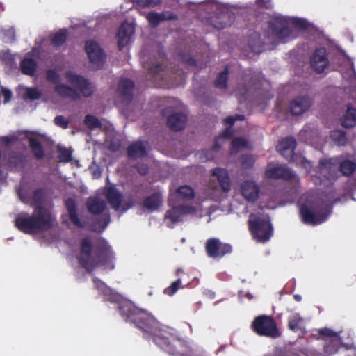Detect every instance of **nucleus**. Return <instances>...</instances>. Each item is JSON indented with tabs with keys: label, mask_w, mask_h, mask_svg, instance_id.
Masks as SVG:
<instances>
[{
	"label": "nucleus",
	"mask_w": 356,
	"mask_h": 356,
	"mask_svg": "<svg viewBox=\"0 0 356 356\" xmlns=\"http://www.w3.org/2000/svg\"><path fill=\"white\" fill-rule=\"evenodd\" d=\"M123 318L144 331V338L152 340L156 346L170 355L175 356H204L190 350L184 353L180 348L184 341L180 332L172 327L159 326V322L152 313H121Z\"/></svg>",
	"instance_id": "nucleus-1"
},
{
	"label": "nucleus",
	"mask_w": 356,
	"mask_h": 356,
	"mask_svg": "<svg viewBox=\"0 0 356 356\" xmlns=\"http://www.w3.org/2000/svg\"><path fill=\"white\" fill-rule=\"evenodd\" d=\"M194 192L188 186H182L178 188L170 189L169 205L172 209L167 211L165 216V222L168 226L172 227L176 222L182 220L186 216L191 215L195 217H202L204 214L211 216V212L206 210L204 213L200 205L194 207H182L179 203L193 198Z\"/></svg>",
	"instance_id": "nucleus-2"
},
{
	"label": "nucleus",
	"mask_w": 356,
	"mask_h": 356,
	"mask_svg": "<svg viewBox=\"0 0 356 356\" xmlns=\"http://www.w3.org/2000/svg\"><path fill=\"white\" fill-rule=\"evenodd\" d=\"M113 259L111 246L106 242H103L101 248L97 249L92 248L90 239L83 240L79 261L87 270L92 271L97 268L112 270L114 268Z\"/></svg>",
	"instance_id": "nucleus-3"
},
{
	"label": "nucleus",
	"mask_w": 356,
	"mask_h": 356,
	"mask_svg": "<svg viewBox=\"0 0 356 356\" xmlns=\"http://www.w3.org/2000/svg\"><path fill=\"white\" fill-rule=\"evenodd\" d=\"M65 79L72 87L60 83V77L58 74L53 70H48L47 73V80L55 86V92L61 97L76 99L79 90L86 96H90L92 92V86L82 76H80L73 72H68L65 74Z\"/></svg>",
	"instance_id": "nucleus-4"
},
{
	"label": "nucleus",
	"mask_w": 356,
	"mask_h": 356,
	"mask_svg": "<svg viewBox=\"0 0 356 356\" xmlns=\"http://www.w3.org/2000/svg\"><path fill=\"white\" fill-rule=\"evenodd\" d=\"M54 218L51 212L43 207H37L31 216L22 212L15 220L16 227L25 234H37L51 227Z\"/></svg>",
	"instance_id": "nucleus-5"
},
{
	"label": "nucleus",
	"mask_w": 356,
	"mask_h": 356,
	"mask_svg": "<svg viewBox=\"0 0 356 356\" xmlns=\"http://www.w3.org/2000/svg\"><path fill=\"white\" fill-rule=\"evenodd\" d=\"M307 22L301 18L275 15L269 22L270 37L277 42H286L297 37L299 31L307 27Z\"/></svg>",
	"instance_id": "nucleus-6"
},
{
	"label": "nucleus",
	"mask_w": 356,
	"mask_h": 356,
	"mask_svg": "<svg viewBox=\"0 0 356 356\" xmlns=\"http://www.w3.org/2000/svg\"><path fill=\"white\" fill-rule=\"evenodd\" d=\"M332 211L330 204L323 200L307 195L300 202V213L305 223L315 225L324 222Z\"/></svg>",
	"instance_id": "nucleus-7"
},
{
	"label": "nucleus",
	"mask_w": 356,
	"mask_h": 356,
	"mask_svg": "<svg viewBox=\"0 0 356 356\" xmlns=\"http://www.w3.org/2000/svg\"><path fill=\"white\" fill-rule=\"evenodd\" d=\"M249 227L254 238L259 242L268 241L273 234V227L268 216L251 214Z\"/></svg>",
	"instance_id": "nucleus-8"
},
{
	"label": "nucleus",
	"mask_w": 356,
	"mask_h": 356,
	"mask_svg": "<svg viewBox=\"0 0 356 356\" xmlns=\"http://www.w3.org/2000/svg\"><path fill=\"white\" fill-rule=\"evenodd\" d=\"M252 327L258 335L270 339H277L282 334L275 321L270 316L259 315L257 316L252 321Z\"/></svg>",
	"instance_id": "nucleus-9"
},
{
	"label": "nucleus",
	"mask_w": 356,
	"mask_h": 356,
	"mask_svg": "<svg viewBox=\"0 0 356 356\" xmlns=\"http://www.w3.org/2000/svg\"><path fill=\"white\" fill-rule=\"evenodd\" d=\"M296 140L291 137L282 139L277 146L280 153L288 161H293L298 165H301L305 169L307 172H310L312 168L311 163L304 157L296 156L294 157V149L296 147Z\"/></svg>",
	"instance_id": "nucleus-10"
},
{
	"label": "nucleus",
	"mask_w": 356,
	"mask_h": 356,
	"mask_svg": "<svg viewBox=\"0 0 356 356\" xmlns=\"http://www.w3.org/2000/svg\"><path fill=\"white\" fill-rule=\"evenodd\" d=\"M104 193L111 207L120 213L125 212L133 205L131 198L124 197L114 186H106Z\"/></svg>",
	"instance_id": "nucleus-11"
},
{
	"label": "nucleus",
	"mask_w": 356,
	"mask_h": 356,
	"mask_svg": "<svg viewBox=\"0 0 356 356\" xmlns=\"http://www.w3.org/2000/svg\"><path fill=\"white\" fill-rule=\"evenodd\" d=\"M85 50L92 67L95 70L101 68L106 60V54L99 44L92 40H87Z\"/></svg>",
	"instance_id": "nucleus-12"
},
{
	"label": "nucleus",
	"mask_w": 356,
	"mask_h": 356,
	"mask_svg": "<svg viewBox=\"0 0 356 356\" xmlns=\"http://www.w3.org/2000/svg\"><path fill=\"white\" fill-rule=\"evenodd\" d=\"M337 170V163L334 159H323L319 163L318 172L312 177L315 184H321L324 179L331 180L334 178Z\"/></svg>",
	"instance_id": "nucleus-13"
},
{
	"label": "nucleus",
	"mask_w": 356,
	"mask_h": 356,
	"mask_svg": "<svg viewBox=\"0 0 356 356\" xmlns=\"http://www.w3.org/2000/svg\"><path fill=\"white\" fill-rule=\"evenodd\" d=\"M318 334L325 341L324 352L329 355L335 354L339 350L341 343L339 332L324 327L318 330Z\"/></svg>",
	"instance_id": "nucleus-14"
},
{
	"label": "nucleus",
	"mask_w": 356,
	"mask_h": 356,
	"mask_svg": "<svg viewBox=\"0 0 356 356\" xmlns=\"http://www.w3.org/2000/svg\"><path fill=\"white\" fill-rule=\"evenodd\" d=\"M17 193L20 200L23 202L29 204H39L43 195L42 191H34L26 185L21 186Z\"/></svg>",
	"instance_id": "nucleus-15"
},
{
	"label": "nucleus",
	"mask_w": 356,
	"mask_h": 356,
	"mask_svg": "<svg viewBox=\"0 0 356 356\" xmlns=\"http://www.w3.org/2000/svg\"><path fill=\"white\" fill-rule=\"evenodd\" d=\"M206 248L209 256L213 258L222 257L232 251V247L229 245L222 243L215 238L207 241Z\"/></svg>",
	"instance_id": "nucleus-16"
},
{
	"label": "nucleus",
	"mask_w": 356,
	"mask_h": 356,
	"mask_svg": "<svg viewBox=\"0 0 356 356\" xmlns=\"http://www.w3.org/2000/svg\"><path fill=\"white\" fill-rule=\"evenodd\" d=\"M266 176L268 178L279 179L282 178L284 179L297 180L296 175L289 168L284 165H268L266 170Z\"/></svg>",
	"instance_id": "nucleus-17"
},
{
	"label": "nucleus",
	"mask_w": 356,
	"mask_h": 356,
	"mask_svg": "<svg viewBox=\"0 0 356 356\" xmlns=\"http://www.w3.org/2000/svg\"><path fill=\"white\" fill-rule=\"evenodd\" d=\"M241 193L248 202H253L259 197V188L254 181L247 180L241 184Z\"/></svg>",
	"instance_id": "nucleus-18"
},
{
	"label": "nucleus",
	"mask_w": 356,
	"mask_h": 356,
	"mask_svg": "<svg viewBox=\"0 0 356 356\" xmlns=\"http://www.w3.org/2000/svg\"><path fill=\"white\" fill-rule=\"evenodd\" d=\"M134 33V26L132 23L124 22L119 29L117 38L118 47L121 49L128 44Z\"/></svg>",
	"instance_id": "nucleus-19"
},
{
	"label": "nucleus",
	"mask_w": 356,
	"mask_h": 356,
	"mask_svg": "<svg viewBox=\"0 0 356 356\" xmlns=\"http://www.w3.org/2000/svg\"><path fill=\"white\" fill-rule=\"evenodd\" d=\"M311 65L318 73L324 71L327 66L325 49L319 48L316 50L311 58Z\"/></svg>",
	"instance_id": "nucleus-20"
},
{
	"label": "nucleus",
	"mask_w": 356,
	"mask_h": 356,
	"mask_svg": "<svg viewBox=\"0 0 356 356\" xmlns=\"http://www.w3.org/2000/svg\"><path fill=\"white\" fill-rule=\"evenodd\" d=\"M300 138L312 145H316L320 136L318 130L314 127H307L300 132Z\"/></svg>",
	"instance_id": "nucleus-21"
},
{
	"label": "nucleus",
	"mask_w": 356,
	"mask_h": 356,
	"mask_svg": "<svg viewBox=\"0 0 356 356\" xmlns=\"http://www.w3.org/2000/svg\"><path fill=\"white\" fill-rule=\"evenodd\" d=\"M312 104L311 100L307 97H300L291 103V111L293 115H300L309 109Z\"/></svg>",
	"instance_id": "nucleus-22"
},
{
	"label": "nucleus",
	"mask_w": 356,
	"mask_h": 356,
	"mask_svg": "<svg viewBox=\"0 0 356 356\" xmlns=\"http://www.w3.org/2000/svg\"><path fill=\"white\" fill-rule=\"evenodd\" d=\"M288 328L293 332H300L301 334H305L307 332L305 320L299 314L289 317Z\"/></svg>",
	"instance_id": "nucleus-23"
},
{
	"label": "nucleus",
	"mask_w": 356,
	"mask_h": 356,
	"mask_svg": "<svg viewBox=\"0 0 356 356\" xmlns=\"http://www.w3.org/2000/svg\"><path fill=\"white\" fill-rule=\"evenodd\" d=\"M149 149V143L146 141L138 142L131 145L128 148V155L130 158H142L147 154L148 149Z\"/></svg>",
	"instance_id": "nucleus-24"
},
{
	"label": "nucleus",
	"mask_w": 356,
	"mask_h": 356,
	"mask_svg": "<svg viewBox=\"0 0 356 356\" xmlns=\"http://www.w3.org/2000/svg\"><path fill=\"white\" fill-rule=\"evenodd\" d=\"M340 122L344 128H353L356 126V108L348 106L340 118Z\"/></svg>",
	"instance_id": "nucleus-25"
},
{
	"label": "nucleus",
	"mask_w": 356,
	"mask_h": 356,
	"mask_svg": "<svg viewBox=\"0 0 356 356\" xmlns=\"http://www.w3.org/2000/svg\"><path fill=\"white\" fill-rule=\"evenodd\" d=\"M212 175L218 179L222 191L225 193L229 192L231 188V183L227 170L220 168H215Z\"/></svg>",
	"instance_id": "nucleus-26"
},
{
	"label": "nucleus",
	"mask_w": 356,
	"mask_h": 356,
	"mask_svg": "<svg viewBox=\"0 0 356 356\" xmlns=\"http://www.w3.org/2000/svg\"><path fill=\"white\" fill-rule=\"evenodd\" d=\"M186 122V116L182 113H176L168 118V124L173 130L182 129Z\"/></svg>",
	"instance_id": "nucleus-27"
},
{
	"label": "nucleus",
	"mask_w": 356,
	"mask_h": 356,
	"mask_svg": "<svg viewBox=\"0 0 356 356\" xmlns=\"http://www.w3.org/2000/svg\"><path fill=\"white\" fill-rule=\"evenodd\" d=\"M65 207L70 222L75 227H82L83 225L76 214L75 201L72 198L67 199L65 202Z\"/></svg>",
	"instance_id": "nucleus-28"
},
{
	"label": "nucleus",
	"mask_w": 356,
	"mask_h": 356,
	"mask_svg": "<svg viewBox=\"0 0 356 356\" xmlns=\"http://www.w3.org/2000/svg\"><path fill=\"white\" fill-rule=\"evenodd\" d=\"M87 207L89 211L94 214L102 213L106 209L104 201L96 197L88 199Z\"/></svg>",
	"instance_id": "nucleus-29"
},
{
	"label": "nucleus",
	"mask_w": 356,
	"mask_h": 356,
	"mask_svg": "<svg viewBox=\"0 0 356 356\" xmlns=\"http://www.w3.org/2000/svg\"><path fill=\"white\" fill-rule=\"evenodd\" d=\"M17 94L24 99L34 100L41 96L40 92L35 88H28L19 86L17 90Z\"/></svg>",
	"instance_id": "nucleus-30"
},
{
	"label": "nucleus",
	"mask_w": 356,
	"mask_h": 356,
	"mask_svg": "<svg viewBox=\"0 0 356 356\" xmlns=\"http://www.w3.org/2000/svg\"><path fill=\"white\" fill-rule=\"evenodd\" d=\"M94 283L96 288L103 293L106 298L111 301L117 300L119 298V294L113 291L111 289L108 287L104 282L99 280H94Z\"/></svg>",
	"instance_id": "nucleus-31"
},
{
	"label": "nucleus",
	"mask_w": 356,
	"mask_h": 356,
	"mask_svg": "<svg viewBox=\"0 0 356 356\" xmlns=\"http://www.w3.org/2000/svg\"><path fill=\"white\" fill-rule=\"evenodd\" d=\"M163 204V197L160 193L153 194L144 200L143 206L149 211H154Z\"/></svg>",
	"instance_id": "nucleus-32"
},
{
	"label": "nucleus",
	"mask_w": 356,
	"mask_h": 356,
	"mask_svg": "<svg viewBox=\"0 0 356 356\" xmlns=\"http://www.w3.org/2000/svg\"><path fill=\"white\" fill-rule=\"evenodd\" d=\"M21 68L24 74L33 75L36 69V63L29 56L22 60L21 63Z\"/></svg>",
	"instance_id": "nucleus-33"
},
{
	"label": "nucleus",
	"mask_w": 356,
	"mask_h": 356,
	"mask_svg": "<svg viewBox=\"0 0 356 356\" xmlns=\"http://www.w3.org/2000/svg\"><path fill=\"white\" fill-rule=\"evenodd\" d=\"M330 136L332 140L339 146L344 145L347 143L346 134L342 130H333L330 132Z\"/></svg>",
	"instance_id": "nucleus-34"
},
{
	"label": "nucleus",
	"mask_w": 356,
	"mask_h": 356,
	"mask_svg": "<svg viewBox=\"0 0 356 356\" xmlns=\"http://www.w3.org/2000/svg\"><path fill=\"white\" fill-rule=\"evenodd\" d=\"M134 87L133 82L128 79H123L120 80L118 85L119 92L124 95H129L131 92Z\"/></svg>",
	"instance_id": "nucleus-35"
},
{
	"label": "nucleus",
	"mask_w": 356,
	"mask_h": 356,
	"mask_svg": "<svg viewBox=\"0 0 356 356\" xmlns=\"http://www.w3.org/2000/svg\"><path fill=\"white\" fill-rule=\"evenodd\" d=\"M249 147L248 143L242 138H235L232 142L231 153H236L238 151Z\"/></svg>",
	"instance_id": "nucleus-36"
},
{
	"label": "nucleus",
	"mask_w": 356,
	"mask_h": 356,
	"mask_svg": "<svg viewBox=\"0 0 356 356\" xmlns=\"http://www.w3.org/2000/svg\"><path fill=\"white\" fill-rule=\"evenodd\" d=\"M110 222V216L107 212H104L101 215L100 220L92 226V229L97 232L104 230Z\"/></svg>",
	"instance_id": "nucleus-37"
},
{
	"label": "nucleus",
	"mask_w": 356,
	"mask_h": 356,
	"mask_svg": "<svg viewBox=\"0 0 356 356\" xmlns=\"http://www.w3.org/2000/svg\"><path fill=\"white\" fill-rule=\"evenodd\" d=\"M29 140L31 149L35 156L38 158L42 157L43 149L40 143L33 136H30Z\"/></svg>",
	"instance_id": "nucleus-38"
},
{
	"label": "nucleus",
	"mask_w": 356,
	"mask_h": 356,
	"mask_svg": "<svg viewBox=\"0 0 356 356\" xmlns=\"http://www.w3.org/2000/svg\"><path fill=\"white\" fill-rule=\"evenodd\" d=\"M67 38L66 30H60L56 33L52 38V42L54 45L59 47L63 44Z\"/></svg>",
	"instance_id": "nucleus-39"
},
{
	"label": "nucleus",
	"mask_w": 356,
	"mask_h": 356,
	"mask_svg": "<svg viewBox=\"0 0 356 356\" xmlns=\"http://www.w3.org/2000/svg\"><path fill=\"white\" fill-rule=\"evenodd\" d=\"M84 123L90 129H95L102 127V124L99 120L91 115H88L86 116Z\"/></svg>",
	"instance_id": "nucleus-40"
},
{
	"label": "nucleus",
	"mask_w": 356,
	"mask_h": 356,
	"mask_svg": "<svg viewBox=\"0 0 356 356\" xmlns=\"http://www.w3.org/2000/svg\"><path fill=\"white\" fill-rule=\"evenodd\" d=\"M341 171L343 175H349L355 169V164L350 161H345L340 165Z\"/></svg>",
	"instance_id": "nucleus-41"
},
{
	"label": "nucleus",
	"mask_w": 356,
	"mask_h": 356,
	"mask_svg": "<svg viewBox=\"0 0 356 356\" xmlns=\"http://www.w3.org/2000/svg\"><path fill=\"white\" fill-rule=\"evenodd\" d=\"M1 38L5 42H11L15 39V31L13 28L2 30Z\"/></svg>",
	"instance_id": "nucleus-42"
},
{
	"label": "nucleus",
	"mask_w": 356,
	"mask_h": 356,
	"mask_svg": "<svg viewBox=\"0 0 356 356\" xmlns=\"http://www.w3.org/2000/svg\"><path fill=\"white\" fill-rule=\"evenodd\" d=\"M227 74V70L225 69L222 73L218 76L217 79L215 81V85L216 87L220 88H225L226 87Z\"/></svg>",
	"instance_id": "nucleus-43"
},
{
	"label": "nucleus",
	"mask_w": 356,
	"mask_h": 356,
	"mask_svg": "<svg viewBox=\"0 0 356 356\" xmlns=\"http://www.w3.org/2000/svg\"><path fill=\"white\" fill-rule=\"evenodd\" d=\"M181 284V279H178L175 282H172L169 287L165 289L164 293L170 296L174 295L180 288Z\"/></svg>",
	"instance_id": "nucleus-44"
},
{
	"label": "nucleus",
	"mask_w": 356,
	"mask_h": 356,
	"mask_svg": "<svg viewBox=\"0 0 356 356\" xmlns=\"http://www.w3.org/2000/svg\"><path fill=\"white\" fill-rule=\"evenodd\" d=\"M147 19H148L150 24L152 26H156L160 21L165 19L163 15L157 14L156 13H149L147 16Z\"/></svg>",
	"instance_id": "nucleus-45"
},
{
	"label": "nucleus",
	"mask_w": 356,
	"mask_h": 356,
	"mask_svg": "<svg viewBox=\"0 0 356 356\" xmlns=\"http://www.w3.org/2000/svg\"><path fill=\"white\" fill-rule=\"evenodd\" d=\"M343 66L341 67V71L343 73V71H346L348 74H350L353 72V63L351 60L345 56H343Z\"/></svg>",
	"instance_id": "nucleus-46"
},
{
	"label": "nucleus",
	"mask_w": 356,
	"mask_h": 356,
	"mask_svg": "<svg viewBox=\"0 0 356 356\" xmlns=\"http://www.w3.org/2000/svg\"><path fill=\"white\" fill-rule=\"evenodd\" d=\"M59 157L63 162H68L71 160L72 152L65 148L59 149Z\"/></svg>",
	"instance_id": "nucleus-47"
},
{
	"label": "nucleus",
	"mask_w": 356,
	"mask_h": 356,
	"mask_svg": "<svg viewBox=\"0 0 356 356\" xmlns=\"http://www.w3.org/2000/svg\"><path fill=\"white\" fill-rule=\"evenodd\" d=\"M120 309L124 312H134L137 309L136 305L130 300H124L123 304L120 305Z\"/></svg>",
	"instance_id": "nucleus-48"
},
{
	"label": "nucleus",
	"mask_w": 356,
	"mask_h": 356,
	"mask_svg": "<svg viewBox=\"0 0 356 356\" xmlns=\"http://www.w3.org/2000/svg\"><path fill=\"white\" fill-rule=\"evenodd\" d=\"M0 58L6 63L12 65L13 63V57L9 51H3L0 52Z\"/></svg>",
	"instance_id": "nucleus-49"
},
{
	"label": "nucleus",
	"mask_w": 356,
	"mask_h": 356,
	"mask_svg": "<svg viewBox=\"0 0 356 356\" xmlns=\"http://www.w3.org/2000/svg\"><path fill=\"white\" fill-rule=\"evenodd\" d=\"M135 3L143 6H153L159 3V0H133Z\"/></svg>",
	"instance_id": "nucleus-50"
},
{
	"label": "nucleus",
	"mask_w": 356,
	"mask_h": 356,
	"mask_svg": "<svg viewBox=\"0 0 356 356\" xmlns=\"http://www.w3.org/2000/svg\"><path fill=\"white\" fill-rule=\"evenodd\" d=\"M243 119H244V115H236L234 117H233V116L227 117V118H225L224 120V122H225V124L232 125V124H234V122L235 120H243Z\"/></svg>",
	"instance_id": "nucleus-51"
},
{
	"label": "nucleus",
	"mask_w": 356,
	"mask_h": 356,
	"mask_svg": "<svg viewBox=\"0 0 356 356\" xmlns=\"http://www.w3.org/2000/svg\"><path fill=\"white\" fill-rule=\"evenodd\" d=\"M54 122L56 125L60 126L63 128L67 127V121L63 116H57L54 119Z\"/></svg>",
	"instance_id": "nucleus-52"
},
{
	"label": "nucleus",
	"mask_w": 356,
	"mask_h": 356,
	"mask_svg": "<svg viewBox=\"0 0 356 356\" xmlns=\"http://www.w3.org/2000/svg\"><path fill=\"white\" fill-rule=\"evenodd\" d=\"M231 135H232L231 129L229 128L226 129L225 130V131L222 134L221 136L219 137L218 138H217V140L216 141V146L218 145L219 141L222 140L223 138H228V137L231 136Z\"/></svg>",
	"instance_id": "nucleus-53"
},
{
	"label": "nucleus",
	"mask_w": 356,
	"mask_h": 356,
	"mask_svg": "<svg viewBox=\"0 0 356 356\" xmlns=\"http://www.w3.org/2000/svg\"><path fill=\"white\" fill-rule=\"evenodd\" d=\"M2 95L4 97V103L8 102L12 98V92L7 89L2 90Z\"/></svg>",
	"instance_id": "nucleus-54"
},
{
	"label": "nucleus",
	"mask_w": 356,
	"mask_h": 356,
	"mask_svg": "<svg viewBox=\"0 0 356 356\" xmlns=\"http://www.w3.org/2000/svg\"><path fill=\"white\" fill-rule=\"evenodd\" d=\"M253 163L254 159L251 156H246L242 161L243 165L247 167L252 165Z\"/></svg>",
	"instance_id": "nucleus-55"
},
{
	"label": "nucleus",
	"mask_w": 356,
	"mask_h": 356,
	"mask_svg": "<svg viewBox=\"0 0 356 356\" xmlns=\"http://www.w3.org/2000/svg\"><path fill=\"white\" fill-rule=\"evenodd\" d=\"M249 45L252 50L254 52H259L260 51V46L261 42L260 41H258L257 43H253L252 41H250Z\"/></svg>",
	"instance_id": "nucleus-56"
},
{
	"label": "nucleus",
	"mask_w": 356,
	"mask_h": 356,
	"mask_svg": "<svg viewBox=\"0 0 356 356\" xmlns=\"http://www.w3.org/2000/svg\"><path fill=\"white\" fill-rule=\"evenodd\" d=\"M137 168L138 172L142 175H145L147 172L148 168L145 165H142L141 166H138Z\"/></svg>",
	"instance_id": "nucleus-57"
},
{
	"label": "nucleus",
	"mask_w": 356,
	"mask_h": 356,
	"mask_svg": "<svg viewBox=\"0 0 356 356\" xmlns=\"http://www.w3.org/2000/svg\"><path fill=\"white\" fill-rule=\"evenodd\" d=\"M239 297L241 298H242L243 297H246V298H248L250 300L253 298V296L251 293H250L249 292H247V291H240L239 292Z\"/></svg>",
	"instance_id": "nucleus-58"
},
{
	"label": "nucleus",
	"mask_w": 356,
	"mask_h": 356,
	"mask_svg": "<svg viewBox=\"0 0 356 356\" xmlns=\"http://www.w3.org/2000/svg\"><path fill=\"white\" fill-rule=\"evenodd\" d=\"M229 22H225L222 24H218V25H215V26H216L218 29H223V28H225V26L230 25V24L232 23L230 16H229Z\"/></svg>",
	"instance_id": "nucleus-59"
},
{
	"label": "nucleus",
	"mask_w": 356,
	"mask_h": 356,
	"mask_svg": "<svg viewBox=\"0 0 356 356\" xmlns=\"http://www.w3.org/2000/svg\"><path fill=\"white\" fill-rule=\"evenodd\" d=\"M161 70V66H156L155 69H152L151 71L152 73H157L159 71Z\"/></svg>",
	"instance_id": "nucleus-60"
},
{
	"label": "nucleus",
	"mask_w": 356,
	"mask_h": 356,
	"mask_svg": "<svg viewBox=\"0 0 356 356\" xmlns=\"http://www.w3.org/2000/svg\"><path fill=\"white\" fill-rule=\"evenodd\" d=\"M294 298H295V300H296V301H298V302H299V301H300V300H302V297H301V296L298 295V294H296V295H295V296H294Z\"/></svg>",
	"instance_id": "nucleus-61"
},
{
	"label": "nucleus",
	"mask_w": 356,
	"mask_h": 356,
	"mask_svg": "<svg viewBox=\"0 0 356 356\" xmlns=\"http://www.w3.org/2000/svg\"><path fill=\"white\" fill-rule=\"evenodd\" d=\"M3 139L5 143H6L8 144L10 143V138L8 137H5Z\"/></svg>",
	"instance_id": "nucleus-62"
},
{
	"label": "nucleus",
	"mask_w": 356,
	"mask_h": 356,
	"mask_svg": "<svg viewBox=\"0 0 356 356\" xmlns=\"http://www.w3.org/2000/svg\"><path fill=\"white\" fill-rule=\"evenodd\" d=\"M38 51L36 49H33L32 51V54L33 55H36L38 54Z\"/></svg>",
	"instance_id": "nucleus-63"
},
{
	"label": "nucleus",
	"mask_w": 356,
	"mask_h": 356,
	"mask_svg": "<svg viewBox=\"0 0 356 356\" xmlns=\"http://www.w3.org/2000/svg\"><path fill=\"white\" fill-rule=\"evenodd\" d=\"M266 208H268V209H274V208H275V206H270V205H268V206H266Z\"/></svg>",
	"instance_id": "nucleus-64"
}]
</instances>
